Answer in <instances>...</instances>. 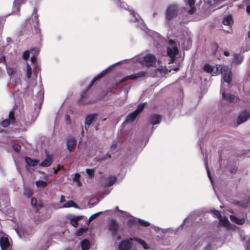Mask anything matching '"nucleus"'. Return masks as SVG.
Wrapping results in <instances>:
<instances>
[{
    "label": "nucleus",
    "instance_id": "nucleus-1",
    "mask_svg": "<svg viewBox=\"0 0 250 250\" xmlns=\"http://www.w3.org/2000/svg\"><path fill=\"white\" fill-rule=\"evenodd\" d=\"M38 16L37 10L34 8L31 17L25 21V26L20 33V36L26 38L31 36L33 33V28L35 33H40Z\"/></svg>",
    "mask_w": 250,
    "mask_h": 250
},
{
    "label": "nucleus",
    "instance_id": "nucleus-2",
    "mask_svg": "<svg viewBox=\"0 0 250 250\" xmlns=\"http://www.w3.org/2000/svg\"><path fill=\"white\" fill-rule=\"evenodd\" d=\"M204 70L207 72L210 73L212 76H216L221 73L222 78L225 82L229 84L231 81V69L229 67L221 65H216L211 66L208 64H206L204 66Z\"/></svg>",
    "mask_w": 250,
    "mask_h": 250
},
{
    "label": "nucleus",
    "instance_id": "nucleus-3",
    "mask_svg": "<svg viewBox=\"0 0 250 250\" xmlns=\"http://www.w3.org/2000/svg\"><path fill=\"white\" fill-rule=\"evenodd\" d=\"M213 244V238L208 236L194 240L190 248L191 250H214Z\"/></svg>",
    "mask_w": 250,
    "mask_h": 250
},
{
    "label": "nucleus",
    "instance_id": "nucleus-4",
    "mask_svg": "<svg viewBox=\"0 0 250 250\" xmlns=\"http://www.w3.org/2000/svg\"><path fill=\"white\" fill-rule=\"evenodd\" d=\"M180 42L176 39H168L167 41V55L170 58L169 63H173L175 60V57L179 52L177 44Z\"/></svg>",
    "mask_w": 250,
    "mask_h": 250
},
{
    "label": "nucleus",
    "instance_id": "nucleus-5",
    "mask_svg": "<svg viewBox=\"0 0 250 250\" xmlns=\"http://www.w3.org/2000/svg\"><path fill=\"white\" fill-rule=\"evenodd\" d=\"M132 60L134 62L145 63L147 66H153L157 60L155 56L151 54H148L144 56L140 54L136 56Z\"/></svg>",
    "mask_w": 250,
    "mask_h": 250
},
{
    "label": "nucleus",
    "instance_id": "nucleus-6",
    "mask_svg": "<svg viewBox=\"0 0 250 250\" xmlns=\"http://www.w3.org/2000/svg\"><path fill=\"white\" fill-rule=\"evenodd\" d=\"M228 0H200V3L204 2L203 7L205 10L209 8H219L223 6L225 4H222L223 2Z\"/></svg>",
    "mask_w": 250,
    "mask_h": 250
},
{
    "label": "nucleus",
    "instance_id": "nucleus-7",
    "mask_svg": "<svg viewBox=\"0 0 250 250\" xmlns=\"http://www.w3.org/2000/svg\"><path fill=\"white\" fill-rule=\"evenodd\" d=\"M178 11L179 7L177 5L173 4L169 5L167 7L166 13V21L168 22L169 21L176 17Z\"/></svg>",
    "mask_w": 250,
    "mask_h": 250
},
{
    "label": "nucleus",
    "instance_id": "nucleus-8",
    "mask_svg": "<svg viewBox=\"0 0 250 250\" xmlns=\"http://www.w3.org/2000/svg\"><path fill=\"white\" fill-rule=\"evenodd\" d=\"M145 105L146 103L139 104L135 110L127 115L125 118V122L127 123L133 122L137 116L143 111Z\"/></svg>",
    "mask_w": 250,
    "mask_h": 250
},
{
    "label": "nucleus",
    "instance_id": "nucleus-9",
    "mask_svg": "<svg viewBox=\"0 0 250 250\" xmlns=\"http://www.w3.org/2000/svg\"><path fill=\"white\" fill-rule=\"evenodd\" d=\"M129 12L130 16H131V21L135 23H136L137 25H138L141 29H144L145 25L144 24L143 19L141 18L139 15L133 10H130Z\"/></svg>",
    "mask_w": 250,
    "mask_h": 250
},
{
    "label": "nucleus",
    "instance_id": "nucleus-10",
    "mask_svg": "<svg viewBox=\"0 0 250 250\" xmlns=\"http://www.w3.org/2000/svg\"><path fill=\"white\" fill-rule=\"evenodd\" d=\"M147 73L146 71H141L137 73L133 74L125 77L123 78L119 82V83H123L128 80H135L140 78H144L147 76Z\"/></svg>",
    "mask_w": 250,
    "mask_h": 250
},
{
    "label": "nucleus",
    "instance_id": "nucleus-11",
    "mask_svg": "<svg viewBox=\"0 0 250 250\" xmlns=\"http://www.w3.org/2000/svg\"><path fill=\"white\" fill-rule=\"evenodd\" d=\"M250 118V112L244 110L239 112L237 119V123L240 125L246 122Z\"/></svg>",
    "mask_w": 250,
    "mask_h": 250
},
{
    "label": "nucleus",
    "instance_id": "nucleus-12",
    "mask_svg": "<svg viewBox=\"0 0 250 250\" xmlns=\"http://www.w3.org/2000/svg\"><path fill=\"white\" fill-rule=\"evenodd\" d=\"M132 239L123 240L119 245V249L120 250H129L132 246Z\"/></svg>",
    "mask_w": 250,
    "mask_h": 250
},
{
    "label": "nucleus",
    "instance_id": "nucleus-13",
    "mask_svg": "<svg viewBox=\"0 0 250 250\" xmlns=\"http://www.w3.org/2000/svg\"><path fill=\"white\" fill-rule=\"evenodd\" d=\"M109 229L112 232V235L114 237L117 235L118 230L119 229V224L117 221L115 219H112L108 226Z\"/></svg>",
    "mask_w": 250,
    "mask_h": 250
},
{
    "label": "nucleus",
    "instance_id": "nucleus-14",
    "mask_svg": "<svg viewBox=\"0 0 250 250\" xmlns=\"http://www.w3.org/2000/svg\"><path fill=\"white\" fill-rule=\"evenodd\" d=\"M26 0H14L13 4L12 13L18 14L21 10V6L25 3Z\"/></svg>",
    "mask_w": 250,
    "mask_h": 250
},
{
    "label": "nucleus",
    "instance_id": "nucleus-15",
    "mask_svg": "<svg viewBox=\"0 0 250 250\" xmlns=\"http://www.w3.org/2000/svg\"><path fill=\"white\" fill-rule=\"evenodd\" d=\"M76 146V140L75 138L70 137L67 140V149L71 152H73Z\"/></svg>",
    "mask_w": 250,
    "mask_h": 250
},
{
    "label": "nucleus",
    "instance_id": "nucleus-16",
    "mask_svg": "<svg viewBox=\"0 0 250 250\" xmlns=\"http://www.w3.org/2000/svg\"><path fill=\"white\" fill-rule=\"evenodd\" d=\"M15 121V117H14V111H11L9 114V119H5L3 120L1 122V125L3 127H7L8 126L10 122L12 123V124H13Z\"/></svg>",
    "mask_w": 250,
    "mask_h": 250
},
{
    "label": "nucleus",
    "instance_id": "nucleus-17",
    "mask_svg": "<svg viewBox=\"0 0 250 250\" xmlns=\"http://www.w3.org/2000/svg\"><path fill=\"white\" fill-rule=\"evenodd\" d=\"M162 117L160 115L154 114L151 115L149 119L148 122L152 125L159 124L161 121Z\"/></svg>",
    "mask_w": 250,
    "mask_h": 250
},
{
    "label": "nucleus",
    "instance_id": "nucleus-18",
    "mask_svg": "<svg viewBox=\"0 0 250 250\" xmlns=\"http://www.w3.org/2000/svg\"><path fill=\"white\" fill-rule=\"evenodd\" d=\"M222 97L224 99L231 103H236L238 100L237 97L230 94H225L224 91L222 92Z\"/></svg>",
    "mask_w": 250,
    "mask_h": 250
},
{
    "label": "nucleus",
    "instance_id": "nucleus-19",
    "mask_svg": "<svg viewBox=\"0 0 250 250\" xmlns=\"http://www.w3.org/2000/svg\"><path fill=\"white\" fill-rule=\"evenodd\" d=\"M1 250H7L10 248V243L7 238H1L0 240Z\"/></svg>",
    "mask_w": 250,
    "mask_h": 250
},
{
    "label": "nucleus",
    "instance_id": "nucleus-20",
    "mask_svg": "<svg viewBox=\"0 0 250 250\" xmlns=\"http://www.w3.org/2000/svg\"><path fill=\"white\" fill-rule=\"evenodd\" d=\"M97 116V114H92L87 116L85 120V124L90 125L93 122L96 121Z\"/></svg>",
    "mask_w": 250,
    "mask_h": 250
},
{
    "label": "nucleus",
    "instance_id": "nucleus-21",
    "mask_svg": "<svg viewBox=\"0 0 250 250\" xmlns=\"http://www.w3.org/2000/svg\"><path fill=\"white\" fill-rule=\"evenodd\" d=\"M229 218L230 219V220L234 223H235L236 224L239 225H241L242 224H243L245 222V219L243 218H238L237 217H236L234 215H230L229 216Z\"/></svg>",
    "mask_w": 250,
    "mask_h": 250
},
{
    "label": "nucleus",
    "instance_id": "nucleus-22",
    "mask_svg": "<svg viewBox=\"0 0 250 250\" xmlns=\"http://www.w3.org/2000/svg\"><path fill=\"white\" fill-rule=\"evenodd\" d=\"M120 62H118L117 63H115L112 65H111V66H110L109 67H108V68H107L106 69L104 70L103 71H102L101 72H100L99 74H98V75H97L94 78L97 81L99 79L102 78V77H103L105 74L106 73L107 71L113 66L114 65H115L116 64H120Z\"/></svg>",
    "mask_w": 250,
    "mask_h": 250
},
{
    "label": "nucleus",
    "instance_id": "nucleus-23",
    "mask_svg": "<svg viewBox=\"0 0 250 250\" xmlns=\"http://www.w3.org/2000/svg\"><path fill=\"white\" fill-rule=\"evenodd\" d=\"M120 62H118L117 63H115L112 65H111V66H110L109 67H108V68H107L106 69L104 70L103 71H102L101 72H100L99 74H98V75H97L94 78L97 81L99 79L102 78V77H103L105 74L106 73L107 71L113 66L114 65H115L116 64H120Z\"/></svg>",
    "mask_w": 250,
    "mask_h": 250
},
{
    "label": "nucleus",
    "instance_id": "nucleus-24",
    "mask_svg": "<svg viewBox=\"0 0 250 250\" xmlns=\"http://www.w3.org/2000/svg\"><path fill=\"white\" fill-rule=\"evenodd\" d=\"M222 23L225 25H230L233 23V20L231 16L228 15L224 17Z\"/></svg>",
    "mask_w": 250,
    "mask_h": 250
},
{
    "label": "nucleus",
    "instance_id": "nucleus-25",
    "mask_svg": "<svg viewBox=\"0 0 250 250\" xmlns=\"http://www.w3.org/2000/svg\"><path fill=\"white\" fill-rule=\"evenodd\" d=\"M25 161L26 165L28 166L34 167L37 166L39 163V161L31 159V158L28 157H25Z\"/></svg>",
    "mask_w": 250,
    "mask_h": 250
},
{
    "label": "nucleus",
    "instance_id": "nucleus-26",
    "mask_svg": "<svg viewBox=\"0 0 250 250\" xmlns=\"http://www.w3.org/2000/svg\"><path fill=\"white\" fill-rule=\"evenodd\" d=\"M52 159L48 155H46V158L44 161L39 164V166L41 167H48L51 165L52 164Z\"/></svg>",
    "mask_w": 250,
    "mask_h": 250
},
{
    "label": "nucleus",
    "instance_id": "nucleus-27",
    "mask_svg": "<svg viewBox=\"0 0 250 250\" xmlns=\"http://www.w3.org/2000/svg\"><path fill=\"white\" fill-rule=\"evenodd\" d=\"M81 246L82 250H88L90 247V244L88 240L84 239L81 242Z\"/></svg>",
    "mask_w": 250,
    "mask_h": 250
},
{
    "label": "nucleus",
    "instance_id": "nucleus-28",
    "mask_svg": "<svg viewBox=\"0 0 250 250\" xmlns=\"http://www.w3.org/2000/svg\"><path fill=\"white\" fill-rule=\"evenodd\" d=\"M70 207H74L75 208H79L78 206L73 201H68L67 203L63 205L62 208H66Z\"/></svg>",
    "mask_w": 250,
    "mask_h": 250
},
{
    "label": "nucleus",
    "instance_id": "nucleus-29",
    "mask_svg": "<svg viewBox=\"0 0 250 250\" xmlns=\"http://www.w3.org/2000/svg\"><path fill=\"white\" fill-rule=\"evenodd\" d=\"M243 57L240 54H234L232 62L239 64L242 62Z\"/></svg>",
    "mask_w": 250,
    "mask_h": 250
},
{
    "label": "nucleus",
    "instance_id": "nucleus-30",
    "mask_svg": "<svg viewBox=\"0 0 250 250\" xmlns=\"http://www.w3.org/2000/svg\"><path fill=\"white\" fill-rule=\"evenodd\" d=\"M219 220V225H222L224 227H228L229 224V221L228 219L226 217H222L221 216V217L220 218H218Z\"/></svg>",
    "mask_w": 250,
    "mask_h": 250
},
{
    "label": "nucleus",
    "instance_id": "nucleus-31",
    "mask_svg": "<svg viewBox=\"0 0 250 250\" xmlns=\"http://www.w3.org/2000/svg\"><path fill=\"white\" fill-rule=\"evenodd\" d=\"M237 205L238 206L246 208L248 207L249 205L250 206V199L249 201H239L236 202Z\"/></svg>",
    "mask_w": 250,
    "mask_h": 250
},
{
    "label": "nucleus",
    "instance_id": "nucleus-32",
    "mask_svg": "<svg viewBox=\"0 0 250 250\" xmlns=\"http://www.w3.org/2000/svg\"><path fill=\"white\" fill-rule=\"evenodd\" d=\"M117 178L116 176H110L106 181V184L108 186H112L116 181Z\"/></svg>",
    "mask_w": 250,
    "mask_h": 250
},
{
    "label": "nucleus",
    "instance_id": "nucleus-33",
    "mask_svg": "<svg viewBox=\"0 0 250 250\" xmlns=\"http://www.w3.org/2000/svg\"><path fill=\"white\" fill-rule=\"evenodd\" d=\"M33 70L31 67L28 64H27L26 69V77L27 79H30L32 74Z\"/></svg>",
    "mask_w": 250,
    "mask_h": 250
},
{
    "label": "nucleus",
    "instance_id": "nucleus-34",
    "mask_svg": "<svg viewBox=\"0 0 250 250\" xmlns=\"http://www.w3.org/2000/svg\"><path fill=\"white\" fill-rule=\"evenodd\" d=\"M135 240L139 244H140L145 249H148V245L146 243L145 241L139 238H136Z\"/></svg>",
    "mask_w": 250,
    "mask_h": 250
},
{
    "label": "nucleus",
    "instance_id": "nucleus-35",
    "mask_svg": "<svg viewBox=\"0 0 250 250\" xmlns=\"http://www.w3.org/2000/svg\"><path fill=\"white\" fill-rule=\"evenodd\" d=\"M36 185L38 188H44L47 186V183L42 180H39L36 182Z\"/></svg>",
    "mask_w": 250,
    "mask_h": 250
},
{
    "label": "nucleus",
    "instance_id": "nucleus-36",
    "mask_svg": "<svg viewBox=\"0 0 250 250\" xmlns=\"http://www.w3.org/2000/svg\"><path fill=\"white\" fill-rule=\"evenodd\" d=\"M80 219L79 217L73 218L70 220L71 224L75 228H77L78 225V221Z\"/></svg>",
    "mask_w": 250,
    "mask_h": 250
},
{
    "label": "nucleus",
    "instance_id": "nucleus-37",
    "mask_svg": "<svg viewBox=\"0 0 250 250\" xmlns=\"http://www.w3.org/2000/svg\"><path fill=\"white\" fill-rule=\"evenodd\" d=\"M87 229V228H81L76 231V234L78 236H81L83 234V232H85Z\"/></svg>",
    "mask_w": 250,
    "mask_h": 250
},
{
    "label": "nucleus",
    "instance_id": "nucleus-38",
    "mask_svg": "<svg viewBox=\"0 0 250 250\" xmlns=\"http://www.w3.org/2000/svg\"><path fill=\"white\" fill-rule=\"evenodd\" d=\"M6 70L9 76H12L15 72V69L14 68L6 67Z\"/></svg>",
    "mask_w": 250,
    "mask_h": 250
},
{
    "label": "nucleus",
    "instance_id": "nucleus-39",
    "mask_svg": "<svg viewBox=\"0 0 250 250\" xmlns=\"http://www.w3.org/2000/svg\"><path fill=\"white\" fill-rule=\"evenodd\" d=\"M102 212H99L97 213H96L95 214H92L88 219V222H90L93 220L96 219L97 218L101 213Z\"/></svg>",
    "mask_w": 250,
    "mask_h": 250
},
{
    "label": "nucleus",
    "instance_id": "nucleus-40",
    "mask_svg": "<svg viewBox=\"0 0 250 250\" xmlns=\"http://www.w3.org/2000/svg\"><path fill=\"white\" fill-rule=\"evenodd\" d=\"M138 221L140 224L144 227H148L150 225V223L144 220L138 219Z\"/></svg>",
    "mask_w": 250,
    "mask_h": 250
},
{
    "label": "nucleus",
    "instance_id": "nucleus-41",
    "mask_svg": "<svg viewBox=\"0 0 250 250\" xmlns=\"http://www.w3.org/2000/svg\"><path fill=\"white\" fill-rule=\"evenodd\" d=\"M86 174H87L88 176L89 177V178H91L94 173V170H93V169H89V168H87L86 169Z\"/></svg>",
    "mask_w": 250,
    "mask_h": 250
},
{
    "label": "nucleus",
    "instance_id": "nucleus-42",
    "mask_svg": "<svg viewBox=\"0 0 250 250\" xmlns=\"http://www.w3.org/2000/svg\"><path fill=\"white\" fill-rule=\"evenodd\" d=\"M30 52L28 50L25 51L22 55V58L24 60H27L29 58Z\"/></svg>",
    "mask_w": 250,
    "mask_h": 250
},
{
    "label": "nucleus",
    "instance_id": "nucleus-43",
    "mask_svg": "<svg viewBox=\"0 0 250 250\" xmlns=\"http://www.w3.org/2000/svg\"><path fill=\"white\" fill-rule=\"evenodd\" d=\"M211 212L218 218L221 217V215L218 210L215 209L211 210Z\"/></svg>",
    "mask_w": 250,
    "mask_h": 250
},
{
    "label": "nucleus",
    "instance_id": "nucleus-44",
    "mask_svg": "<svg viewBox=\"0 0 250 250\" xmlns=\"http://www.w3.org/2000/svg\"><path fill=\"white\" fill-rule=\"evenodd\" d=\"M40 112V107L39 105L37 106V108L35 109V112L33 113V117H35V118L38 116Z\"/></svg>",
    "mask_w": 250,
    "mask_h": 250
},
{
    "label": "nucleus",
    "instance_id": "nucleus-45",
    "mask_svg": "<svg viewBox=\"0 0 250 250\" xmlns=\"http://www.w3.org/2000/svg\"><path fill=\"white\" fill-rule=\"evenodd\" d=\"M12 147L13 150L16 152H19L21 149V146L17 144L13 145Z\"/></svg>",
    "mask_w": 250,
    "mask_h": 250
},
{
    "label": "nucleus",
    "instance_id": "nucleus-46",
    "mask_svg": "<svg viewBox=\"0 0 250 250\" xmlns=\"http://www.w3.org/2000/svg\"><path fill=\"white\" fill-rule=\"evenodd\" d=\"M195 11H196V8L194 6H191V7H190V9L189 10H188V14L192 15L193 13H194Z\"/></svg>",
    "mask_w": 250,
    "mask_h": 250
},
{
    "label": "nucleus",
    "instance_id": "nucleus-47",
    "mask_svg": "<svg viewBox=\"0 0 250 250\" xmlns=\"http://www.w3.org/2000/svg\"><path fill=\"white\" fill-rule=\"evenodd\" d=\"M205 165H206V169H207L208 177L210 182L212 184V178H211V177L210 176V172H209V169H208V164H207V162H205Z\"/></svg>",
    "mask_w": 250,
    "mask_h": 250
},
{
    "label": "nucleus",
    "instance_id": "nucleus-48",
    "mask_svg": "<svg viewBox=\"0 0 250 250\" xmlns=\"http://www.w3.org/2000/svg\"><path fill=\"white\" fill-rule=\"evenodd\" d=\"M110 158H111L110 154H109V153H107L105 157H104L103 158H100L99 159L98 161H103L105 160L106 159H109Z\"/></svg>",
    "mask_w": 250,
    "mask_h": 250
},
{
    "label": "nucleus",
    "instance_id": "nucleus-49",
    "mask_svg": "<svg viewBox=\"0 0 250 250\" xmlns=\"http://www.w3.org/2000/svg\"><path fill=\"white\" fill-rule=\"evenodd\" d=\"M37 200L36 198H32L31 199V204L33 207H36L37 205Z\"/></svg>",
    "mask_w": 250,
    "mask_h": 250
},
{
    "label": "nucleus",
    "instance_id": "nucleus-50",
    "mask_svg": "<svg viewBox=\"0 0 250 250\" xmlns=\"http://www.w3.org/2000/svg\"><path fill=\"white\" fill-rule=\"evenodd\" d=\"M97 80L94 78L90 82V83L88 84V85L87 87V89H88L90 88L92 85L94 84V83Z\"/></svg>",
    "mask_w": 250,
    "mask_h": 250
},
{
    "label": "nucleus",
    "instance_id": "nucleus-51",
    "mask_svg": "<svg viewBox=\"0 0 250 250\" xmlns=\"http://www.w3.org/2000/svg\"><path fill=\"white\" fill-rule=\"evenodd\" d=\"M65 120L67 124H71V118L68 115H66L65 116Z\"/></svg>",
    "mask_w": 250,
    "mask_h": 250
},
{
    "label": "nucleus",
    "instance_id": "nucleus-52",
    "mask_svg": "<svg viewBox=\"0 0 250 250\" xmlns=\"http://www.w3.org/2000/svg\"><path fill=\"white\" fill-rule=\"evenodd\" d=\"M119 3L120 4V6L123 8L126 9L127 7V5L126 3L124 2H121L119 1Z\"/></svg>",
    "mask_w": 250,
    "mask_h": 250
},
{
    "label": "nucleus",
    "instance_id": "nucleus-53",
    "mask_svg": "<svg viewBox=\"0 0 250 250\" xmlns=\"http://www.w3.org/2000/svg\"><path fill=\"white\" fill-rule=\"evenodd\" d=\"M188 4L189 7L193 6L194 5V0H188Z\"/></svg>",
    "mask_w": 250,
    "mask_h": 250
},
{
    "label": "nucleus",
    "instance_id": "nucleus-54",
    "mask_svg": "<svg viewBox=\"0 0 250 250\" xmlns=\"http://www.w3.org/2000/svg\"><path fill=\"white\" fill-rule=\"evenodd\" d=\"M24 194L27 196L28 197H29L31 196V192L30 190H26L24 191Z\"/></svg>",
    "mask_w": 250,
    "mask_h": 250
},
{
    "label": "nucleus",
    "instance_id": "nucleus-55",
    "mask_svg": "<svg viewBox=\"0 0 250 250\" xmlns=\"http://www.w3.org/2000/svg\"><path fill=\"white\" fill-rule=\"evenodd\" d=\"M117 147V144L116 142H113L112 146H111V149L112 150H114V149H116Z\"/></svg>",
    "mask_w": 250,
    "mask_h": 250
},
{
    "label": "nucleus",
    "instance_id": "nucleus-56",
    "mask_svg": "<svg viewBox=\"0 0 250 250\" xmlns=\"http://www.w3.org/2000/svg\"><path fill=\"white\" fill-rule=\"evenodd\" d=\"M189 220V218H186L184 220V222L183 224L181 225L178 228L176 229V231H177V229L180 228L181 227L184 226L185 225V223Z\"/></svg>",
    "mask_w": 250,
    "mask_h": 250
},
{
    "label": "nucleus",
    "instance_id": "nucleus-57",
    "mask_svg": "<svg viewBox=\"0 0 250 250\" xmlns=\"http://www.w3.org/2000/svg\"><path fill=\"white\" fill-rule=\"evenodd\" d=\"M237 167H234L230 170V171L232 173H235L237 171Z\"/></svg>",
    "mask_w": 250,
    "mask_h": 250
},
{
    "label": "nucleus",
    "instance_id": "nucleus-58",
    "mask_svg": "<svg viewBox=\"0 0 250 250\" xmlns=\"http://www.w3.org/2000/svg\"><path fill=\"white\" fill-rule=\"evenodd\" d=\"M246 12L248 15H250V5H247L246 7Z\"/></svg>",
    "mask_w": 250,
    "mask_h": 250
},
{
    "label": "nucleus",
    "instance_id": "nucleus-59",
    "mask_svg": "<svg viewBox=\"0 0 250 250\" xmlns=\"http://www.w3.org/2000/svg\"><path fill=\"white\" fill-rule=\"evenodd\" d=\"M65 201L64 196L63 195H62L61 197L60 202L63 203Z\"/></svg>",
    "mask_w": 250,
    "mask_h": 250
},
{
    "label": "nucleus",
    "instance_id": "nucleus-60",
    "mask_svg": "<svg viewBox=\"0 0 250 250\" xmlns=\"http://www.w3.org/2000/svg\"><path fill=\"white\" fill-rule=\"evenodd\" d=\"M39 94L40 96V98L41 99L43 96V92L42 90H40L39 92Z\"/></svg>",
    "mask_w": 250,
    "mask_h": 250
},
{
    "label": "nucleus",
    "instance_id": "nucleus-61",
    "mask_svg": "<svg viewBox=\"0 0 250 250\" xmlns=\"http://www.w3.org/2000/svg\"><path fill=\"white\" fill-rule=\"evenodd\" d=\"M224 55H225V56H229V52L228 51H225L224 52Z\"/></svg>",
    "mask_w": 250,
    "mask_h": 250
},
{
    "label": "nucleus",
    "instance_id": "nucleus-62",
    "mask_svg": "<svg viewBox=\"0 0 250 250\" xmlns=\"http://www.w3.org/2000/svg\"><path fill=\"white\" fill-rule=\"evenodd\" d=\"M80 174H78V173H76V174H75V176H74V178H76V179H78V178H80Z\"/></svg>",
    "mask_w": 250,
    "mask_h": 250
},
{
    "label": "nucleus",
    "instance_id": "nucleus-63",
    "mask_svg": "<svg viewBox=\"0 0 250 250\" xmlns=\"http://www.w3.org/2000/svg\"><path fill=\"white\" fill-rule=\"evenodd\" d=\"M15 230H16V232L17 233V234H18V235L19 236L20 238H22L21 235L19 232V231H18L17 229H15Z\"/></svg>",
    "mask_w": 250,
    "mask_h": 250
},
{
    "label": "nucleus",
    "instance_id": "nucleus-64",
    "mask_svg": "<svg viewBox=\"0 0 250 250\" xmlns=\"http://www.w3.org/2000/svg\"><path fill=\"white\" fill-rule=\"evenodd\" d=\"M247 250H250V242L248 243V245L247 247Z\"/></svg>",
    "mask_w": 250,
    "mask_h": 250
}]
</instances>
